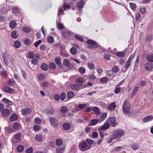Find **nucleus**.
I'll return each instance as SVG.
<instances>
[{"instance_id":"c756f323","label":"nucleus","mask_w":153,"mask_h":153,"mask_svg":"<svg viewBox=\"0 0 153 153\" xmlns=\"http://www.w3.org/2000/svg\"><path fill=\"white\" fill-rule=\"evenodd\" d=\"M147 60L150 62H153V54L148 55L146 57Z\"/></svg>"},{"instance_id":"5701e85b","label":"nucleus","mask_w":153,"mask_h":153,"mask_svg":"<svg viewBox=\"0 0 153 153\" xmlns=\"http://www.w3.org/2000/svg\"><path fill=\"white\" fill-rule=\"evenodd\" d=\"M35 138L36 140L38 142H40L42 141L43 139V137L40 134L36 135Z\"/></svg>"},{"instance_id":"a19ab883","label":"nucleus","mask_w":153,"mask_h":153,"mask_svg":"<svg viewBox=\"0 0 153 153\" xmlns=\"http://www.w3.org/2000/svg\"><path fill=\"white\" fill-rule=\"evenodd\" d=\"M70 51L71 53L74 55H75L77 52L76 49L74 47L72 48L70 50Z\"/></svg>"},{"instance_id":"864d4df0","label":"nucleus","mask_w":153,"mask_h":153,"mask_svg":"<svg viewBox=\"0 0 153 153\" xmlns=\"http://www.w3.org/2000/svg\"><path fill=\"white\" fill-rule=\"evenodd\" d=\"M138 88L137 86H135L134 87V89L132 92V95H135L136 94L137 92L138 91Z\"/></svg>"},{"instance_id":"2f4dec72","label":"nucleus","mask_w":153,"mask_h":153,"mask_svg":"<svg viewBox=\"0 0 153 153\" xmlns=\"http://www.w3.org/2000/svg\"><path fill=\"white\" fill-rule=\"evenodd\" d=\"M56 143L57 146H59L62 145L63 143V141L61 139L59 138L57 139L56 140Z\"/></svg>"},{"instance_id":"39448f33","label":"nucleus","mask_w":153,"mask_h":153,"mask_svg":"<svg viewBox=\"0 0 153 153\" xmlns=\"http://www.w3.org/2000/svg\"><path fill=\"white\" fill-rule=\"evenodd\" d=\"M87 43L91 46L90 47L91 48H97L99 46L98 45L96 44L95 42L92 39L87 40Z\"/></svg>"},{"instance_id":"f03ea898","label":"nucleus","mask_w":153,"mask_h":153,"mask_svg":"<svg viewBox=\"0 0 153 153\" xmlns=\"http://www.w3.org/2000/svg\"><path fill=\"white\" fill-rule=\"evenodd\" d=\"M114 137L116 139L120 138L124 135V131L121 129L119 128L114 130L113 132Z\"/></svg>"},{"instance_id":"cd10ccee","label":"nucleus","mask_w":153,"mask_h":153,"mask_svg":"<svg viewBox=\"0 0 153 153\" xmlns=\"http://www.w3.org/2000/svg\"><path fill=\"white\" fill-rule=\"evenodd\" d=\"M18 119L17 116L15 114H12L10 117V121H14Z\"/></svg>"},{"instance_id":"423d86ee","label":"nucleus","mask_w":153,"mask_h":153,"mask_svg":"<svg viewBox=\"0 0 153 153\" xmlns=\"http://www.w3.org/2000/svg\"><path fill=\"white\" fill-rule=\"evenodd\" d=\"M10 56L7 52H4L2 54L4 62L6 65H7L9 63L8 59Z\"/></svg>"},{"instance_id":"e2e57ef3","label":"nucleus","mask_w":153,"mask_h":153,"mask_svg":"<svg viewBox=\"0 0 153 153\" xmlns=\"http://www.w3.org/2000/svg\"><path fill=\"white\" fill-rule=\"evenodd\" d=\"M75 38L76 39L82 42L83 41V38L80 37L79 36L76 35L75 36Z\"/></svg>"},{"instance_id":"4c0bfd02","label":"nucleus","mask_w":153,"mask_h":153,"mask_svg":"<svg viewBox=\"0 0 153 153\" xmlns=\"http://www.w3.org/2000/svg\"><path fill=\"white\" fill-rule=\"evenodd\" d=\"M47 40L48 42L50 43H52L54 42V40L53 37L51 36H49L48 37Z\"/></svg>"},{"instance_id":"3c124183","label":"nucleus","mask_w":153,"mask_h":153,"mask_svg":"<svg viewBox=\"0 0 153 153\" xmlns=\"http://www.w3.org/2000/svg\"><path fill=\"white\" fill-rule=\"evenodd\" d=\"M40 129V127L38 125H35L33 127V129L35 131H38Z\"/></svg>"},{"instance_id":"774afa93","label":"nucleus","mask_w":153,"mask_h":153,"mask_svg":"<svg viewBox=\"0 0 153 153\" xmlns=\"http://www.w3.org/2000/svg\"><path fill=\"white\" fill-rule=\"evenodd\" d=\"M104 58L106 60L110 59V56L108 54H105L104 55Z\"/></svg>"},{"instance_id":"37998d69","label":"nucleus","mask_w":153,"mask_h":153,"mask_svg":"<svg viewBox=\"0 0 153 153\" xmlns=\"http://www.w3.org/2000/svg\"><path fill=\"white\" fill-rule=\"evenodd\" d=\"M131 147L133 149L135 150L139 148V146L136 144H134L131 145Z\"/></svg>"},{"instance_id":"c85d7f7f","label":"nucleus","mask_w":153,"mask_h":153,"mask_svg":"<svg viewBox=\"0 0 153 153\" xmlns=\"http://www.w3.org/2000/svg\"><path fill=\"white\" fill-rule=\"evenodd\" d=\"M41 68L44 71L47 70L48 68V66L45 63L42 64L41 65Z\"/></svg>"},{"instance_id":"c03bdc74","label":"nucleus","mask_w":153,"mask_h":153,"mask_svg":"<svg viewBox=\"0 0 153 153\" xmlns=\"http://www.w3.org/2000/svg\"><path fill=\"white\" fill-rule=\"evenodd\" d=\"M28 109L27 108H23L21 110V112L23 115H26L28 113Z\"/></svg>"},{"instance_id":"f3484780","label":"nucleus","mask_w":153,"mask_h":153,"mask_svg":"<svg viewBox=\"0 0 153 153\" xmlns=\"http://www.w3.org/2000/svg\"><path fill=\"white\" fill-rule=\"evenodd\" d=\"M62 127L64 130L68 131L70 129L71 126L68 123H65L63 124Z\"/></svg>"},{"instance_id":"052dcab7","label":"nucleus","mask_w":153,"mask_h":153,"mask_svg":"<svg viewBox=\"0 0 153 153\" xmlns=\"http://www.w3.org/2000/svg\"><path fill=\"white\" fill-rule=\"evenodd\" d=\"M88 68L91 69H93L94 67V64L91 62L88 63Z\"/></svg>"},{"instance_id":"72a5a7b5","label":"nucleus","mask_w":153,"mask_h":153,"mask_svg":"<svg viewBox=\"0 0 153 153\" xmlns=\"http://www.w3.org/2000/svg\"><path fill=\"white\" fill-rule=\"evenodd\" d=\"M14 45L15 48H18L20 47L21 43L19 41H16L14 42Z\"/></svg>"},{"instance_id":"09e8293b","label":"nucleus","mask_w":153,"mask_h":153,"mask_svg":"<svg viewBox=\"0 0 153 153\" xmlns=\"http://www.w3.org/2000/svg\"><path fill=\"white\" fill-rule=\"evenodd\" d=\"M65 149V146H63L62 147H59L57 148L56 150L57 152H62Z\"/></svg>"},{"instance_id":"a211bd4d","label":"nucleus","mask_w":153,"mask_h":153,"mask_svg":"<svg viewBox=\"0 0 153 153\" xmlns=\"http://www.w3.org/2000/svg\"><path fill=\"white\" fill-rule=\"evenodd\" d=\"M116 107V105L115 103L113 102L108 105V108L110 110L113 111L114 110Z\"/></svg>"},{"instance_id":"dca6fc26","label":"nucleus","mask_w":153,"mask_h":153,"mask_svg":"<svg viewBox=\"0 0 153 153\" xmlns=\"http://www.w3.org/2000/svg\"><path fill=\"white\" fill-rule=\"evenodd\" d=\"M131 57H130L128 59V60L127 61L126 63L125 67V69L126 71L129 68L130 66V65L131 64Z\"/></svg>"},{"instance_id":"ddd939ff","label":"nucleus","mask_w":153,"mask_h":153,"mask_svg":"<svg viewBox=\"0 0 153 153\" xmlns=\"http://www.w3.org/2000/svg\"><path fill=\"white\" fill-rule=\"evenodd\" d=\"M80 86H79L77 84L75 83L71 85V90L73 91H78L80 89Z\"/></svg>"},{"instance_id":"0e129e2a","label":"nucleus","mask_w":153,"mask_h":153,"mask_svg":"<svg viewBox=\"0 0 153 153\" xmlns=\"http://www.w3.org/2000/svg\"><path fill=\"white\" fill-rule=\"evenodd\" d=\"M66 94L65 93H62L60 95V98L61 100H64L65 98Z\"/></svg>"},{"instance_id":"20e7f679","label":"nucleus","mask_w":153,"mask_h":153,"mask_svg":"<svg viewBox=\"0 0 153 153\" xmlns=\"http://www.w3.org/2000/svg\"><path fill=\"white\" fill-rule=\"evenodd\" d=\"M109 125L112 127H115L117 124L116 118L114 117H111L108 118L106 121Z\"/></svg>"},{"instance_id":"0eeeda50","label":"nucleus","mask_w":153,"mask_h":153,"mask_svg":"<svg viewBox=\"0 0 153 153\" xmlns=\"http://www.w3.org/2000/svg\"><path fill=\"white\" fill-rule=\"evenodd\" d=\"M50 121L51 124L53 127H57L58 122L56 119L54 117H51L50 118Z\"/></svg>"},{"instance_id":"473e14b6","label":"nucleus","mask_w":153,"mask_h":153,"mask_svg":"<svg viewBox=\"0 0 153 153\" xmlns=\"http://www.w3.org/2000/svg\"><path fill=\"white\" fill-rule=\"evenodd\" d=\"M93 110L96 115H98L100 113V111L97 107H94L93 108Z\"/></svg>"},{"instance_id":"bf43d9fd","label":"nucleus","mask_w":153,"mask_h":153,"mask_svg":"<svg viewBox=\"0 0 153 153\" xmlns=\"http://www.w3.org/2000/svg\"><path fill=\"white\" fill-rule=\"evenodd\" d=\"M88 77L91 81H94L96 79L94 75H89L88 76Z\"/></svg>"},{"instance_id":"9b49d317","label":"nucleus","mask_w":153,"mask_h":153,"mask_svg":"<svg viewBox=\"0 0 153 153\" xmlns=\"http://www.w3.org/2000/svg\"><path fill=\"white\" fill-rule=\"evenodd\" d=\"M144 68L146 70L150 71L153 68V64L149 62L146 63L145 65Z\"/></svg>"},{"instance_id":"6ab92c4d","label":"nucleus","mask_w":153,"mask_h":153,"mask_svg":"<svg viewBox=\"0 0 153 153\" xmlns=\"http://www.w3.org/2000/svg\"><path fill=\"white\" fill-rule=\"evenodd\" d=\"M40 57L38 56H37V57H35L34 58L32 59L31 61V62L32 64L34 65H37L38 63V61Z\"/></svg>"},{"instance_id":"c9c22d12","label":"nucleus","mask_w":153,"mask_h":153,"mask_svg":"<svg viewBox=\"0 0 153 153\" xmlns=\"http://www.w3.org/2000/svg\"><path fill=\"white\" fill-rule=\"evenodd\" d=\"M45 76L44 74H39L38 75L37 78L39 81H42L45 78Z\"/></svg>"},{"instance_id":"f257e3e1","label":"nucleus","mask_w":153,"mask_h":153,"mask_svg":"<svg viewBox=\"0 0 153 153\" xmlns=\"http://www.w3.org/2000/svg\"><path fill=\"white\" fill-rule=\"evenodd\" d=\"M123 112L125 114H128L130 115V111L131 105L129 103V102L128 101L124 102L122 106Z\"/></svg>"},{"instance_id":"9d476101","label":"nucleus","mask_w":153,"mask_h":153,"mask_svg":"<svg viewBox=\"0 0 153 153\" xmlns=\"http://www.w3.org/2000/svg\"><path fill=\"white\" fill-rule=\"evenodd\" d=\"M44 111L45 113L48 114H52L54 113L55 111L52 107H47Z\"/></svg>"},{"instance_id":"8fccbe9b","label":"nucleus","mask_w":153,"mask_h":153,"mask_svg":"<svg viewBox=\"0 0 153 153\" xmlns=\"http://www.w3.org/2000/svg\"><path fill=\"white\" fill-rule=\"evenodd\" d=\"M98 122L97 120L96 119H94L91 120L90 122V125L93 126L95 125Z\"/></svg>"},{"instance_id":"412c9836","label":"nucleus","mask_w":153,"mask_h":153,"mask_svg":"<svg viewBox=\"0 0 153 153\" xmlns=\"http://www.w3.org/2000/svg\"><path fill=\"white\" fill-rule=\"evenodd\" d=\"M107 116V114L105 113L102 114L98 120L100 122L104 120Z\"/></svg>"},{"instance_id":"de8ad7c7","label":"nucleus","mask_w":153,"mask_h":153,"mask_svg":"<svg viewBox=\"0 0 153 153\" xmlns=\"http://www.w3.org/2000/svg\"><path fill=\"white\" fill-rule=\"evenodd\" d=\"M100 82L102 83H105L108 82V78L106 77H105L100 79Z\"/></svg>"},{"instance_id":"bb28decb","label":"nucleus","mask_w":153,"mask_h":153,"mask_svg":"<svg viewBox=\"0 0 153 153\" xmlns=\"http://www.w3.org/2000/svg\"><path fill=\"white\" fill-rule=\"evenodd\" d=\"M9 26L10 28L13 29L16 27V24L15 21H11L9 24Z\"/></svg>"},{"instance_id":"58836bf2","label":"nucleus","mask_w":153,"mask_h":153,"mask_svg":"<svg viewBox=\"0 0 153 153\" xmlns=\"http://www.w3.org/2000/svg\"><path fill=\"white\" fill-rule=\"evenodd\" d=\"M125 54V53L123 52H118L117 53L116 55L119 57H123Z\"/></svg>"},{"instance_id":"f704fd0d","label":"nucleus","mask_w":153,"mask_h":153,"mask_svg":"<svg viewBox=\"0 0 153 153\" xmlns=\"http://www.w3.org/2000/svg\"><path fill=\"white\" fill-rule=\"evenodd\" d=\"M11 37L14 39H16L17 38L18 36L17 34V32L16 31H13L11 33Z\"/></svg>"},{"instance_id":"f8f14e48","label":"nucleus","mask_w":153,"mask_h":153,"mask_svg":"<svg viewBox=\"0 0 153 153\" xmlns=\"http://www.w3.org/2000/svg\"><path fill=\"white\" fill-rule=\"evenodd\" d=\"M3 89L4 91L9 93H13L14 91L13 89L7 86H4L3 87Z\"/></svg>"},{"instance_id":"1a4fd4ad","label":"nucleus","mask_w":153,"mask_h":153,"mask_svg":"<svg viewBox=\"0 0 153 153\" xmlns=\"http://www.w3.org/2000/svg\"><path fill=\"white\" fill-rule=\"evenodd\" d=\"M75 83L79 85V86L81 87L84 84L83 78L82 77L78 78L76 80Z\"/></svg>"},{"instance_id":"69168bd1","label":"nucleus","mask_w":153,"mask_h":153,"mask_svg":"<svg viewBox=\"0 0 153 153\" xmlns=\"http://www.w3.org/2000/svg\"><path fill=\"white\" fill-rule=\"evenodd\" d=\"M87 143L89 145H93L94 144V141L93 140H92L91 139H87Z\"/></svg>"},{"instance_id":"49530a36","label":"nucleus","mask_w":153,"mask_h":153,"mask_svg":"<svg viewBox=\"0 0 153 153\" xmlns=\"http://www.w3.org/2000/svg\"><path fill=\"white\" fill-rule=\"evenodd\" d=\"M24 147L22 145H19L16 148L17 151L19 152H22L24 150Z\"/></svg>"},{"instance_id":"338daca9","label":"nucleus","mask_w":153,"mask_h":153,"mask_svg":"<svg viewBox=\"0 0 153 153\" xmlns=\"http://www.w3.org/2000/svg\"><path fill=\"white\" fill-rule=\"evenodd\" d=\"M55 62L58 65H60L61 64V59L58 58H56L55 59Z\"/></svg>"},{"instance_id":"4468645a","label":"nucleus","mask_w":153,"mask_h":153,"mask_svg":"<svg viewBox=\"0 0 153 153\" xmlns=\"http://www.w3.org/2000/svg\"><path fill=\"white\" fill-rule=\"evenodd\" d=\"M2 115L5 117H8L10 114V111L8 109H4L2 111Z\"/></svg>"},{"instance_id":"e433bc0d","label":"nucleus","mask_w":153,"mask_h":153,"mask_svg":"<svg viewBox=\"0 0 153 153\" xmlns=\"http://www.w3.org/2000/svg\"><path fill=\"white\" fill-rule=\"evenodd\" d=\"M84 4V1L81 0H80L77 4V7L78 8H80L82 7Z\"/></svg>"},{"instance_id":"6e6552de","label":"nucleus","mask_w":153,"mask_h":153,"mask_svg":"<svg viewBox=\"0 0 153 153\" xmlns=\"http://www.w3.org/2000/svg\"><path fill=\"white\" fill-rule=\"evenodd\" d=\"M60 111L61 115L64 117L65 115V114L68 111V108L65 106H63L60 107Z\"/></svg>"},{"instance_id":"393cba45","label":"nucleus","mask_w":153,"mask_h":153,"mask_svg":"<svg viewBox=\"0 0 153 153\" xmlns=\"http://www.w3.org/2000/svg\"><path fill=\"white\" fill-rule=\"evenodd\" d=\"M8 85L11 86L13 85H15L16 83L15 81L12 78L9 79L7 82Z\"/></svg>"},{"instance_id":"2eb2a0df","label":"nucleus","mask_w":153,"mask_h":153,"mask_svg":"<svg viewBox=\"0 0 153 153\" xmlns=\"http://www.w3.org/2000/svg\"><path fill=\"white\" fill-rule=\"evenodd\" d=\"M153 120V116L152 115H149L145 117L143 119V121L145 122H148Z\"/></svg>"},{"instance_id":"5fc2aeb1","label":"nucleus","mask_w":153,"mask_h":153,"mask_svg":"<svg viewBox=\"0 0 153 153\" xmlns=\"http://www.w3.org/2000/svg\"><path fill=\"white\" fill-rule=\"evenodd\" d=\"M64 64L66 66H68L70 64V62L68 59H65L63 62Z\"/></svg>"},{"instance_id":"603ef678","label":"nucleus","mask_w":153,"mask_h":153,"mask_svg":"<svg viewBox=\"0 0 153 153\" xmlns=\"http://www.w3.org/2000/svg\"><path fill=\"white\" fill-rule=\"evenodd\" d=\"M79 71L81 74H84L85 73V69L83 68L82 67H80L79 69Z\"/></svg>"},{"instance_id":"7ed1b4c3","label":"nucleus","mask_w":153,"mask_h":153,"mask_svg":"<svg viewBox=\"0 0 153 153\" xmlns=\"http://www.w3.org/2000/svg\"><path fill=\"white\" fill-rule=\"evenodd\" d=\"M79 148L81 151H85L90 149L91 146L85 142H81L79 143Z\"/></svg>"},{"instance_id":"13d9d810","label":"nucleus","mask_w":153,"mask_h":153,"mask_svg":"<svg viewBox=\"0 0 153 153\" xmlns=\"http://www.w3.org/2000/svg\"><path fill=\"white\" fill-rule=\"evenodd\" d=\"M14 128L15 129H17L20 128L19 125L17 123H15L13 126Z\"/></svg>"},{"instance_id":"b1692460","label":"nucleus","mask_w":153,"mask_h":153,"mask_svg":"<svg viewBox=\"0 0 153 153\" xmlns=\"http://www.w3.org/2000/svg\"><path fill=\"white\" fill-rule=\"evenodd\" d=\"M2 101L8 105H12L13 104L12 102L9 100L7 99L4 98L2 100Z\"/></svg>"},{"instance_id":"ea45409f","label":"nucleus","mask_w":153,"mask_h":153,"mask_svg":"<svg viewBox=\"0 0 153 153\" xmlns=\"http://www.w3.org/2000/svg\"><path fill=\"white\" fill-rule=\"evenodd\" d=\"M129 5L131 8L134 11L136 10V5L135 4L133 3H130Z\"/></svg>"},{"instance_id":"79ce46f5","label":"nucleus","mask_w":153,"mask_h":153,"mask_svg":"<svg viewBox=\"0 0 153 153\" xmlns=\"http://www.w3.org/2000/svg\"><path fill=\"white\" fill-rule=\"evenodd\" d=\"M48 85V83L47 81H43L42 82L41 86L44 88H47Z\"/></svg>"},{"instance_id":"4be33fe9","label":"nucleus","mask_w":153,"mask_h":153,"mask_svg":"<svg viewBox=\"0 0 153 153\" xmlns=\"http://www.w3.org/2000/svg\"><path fill=\"white\" fill-rule=\"evenodd\" d=\"M38 56V54L37 53H36L35 52L32 51L29 52V59H32L37 57Z\"/></svg>"},{"instance_id":"a18cd8bd","label":"nucleus","mask_w":153,"mask_h":153,"mask_svg":"<svg viewBox=\"0 0 153 153\" xmlns=\"http://www.w3.org/2000/svg\"><path fill=\"white\" fill-rule=\"evenodd\" d=\"M112 71L113 72L116 73L119 71V69L118 66H115L113 67Z\"/></svg>"},{"instance_id":"aec40b11","label":"nucleus","mask_w":153,"mask_h":153,"mask_svg":"<svg viewBox=\"0 0 153 153\" xmlns=\"http://www.w3.org/2000/svg\"><path fill=\"white\" fill-rule=\"evenodd\" d=\"M71 33L69 31H65L62 33V36L65 38H67L71 34Z\"/></svg>"},{"instance_id":"7c9ffc66","label":"nucleus","mask_w":153,"mask_h":153,"mask_svg":"<svg viewBox=\"0 0 153 153\" xmlns=\"http://www.w3.org/2000/svg\"><path fill=\"white\" fill-rule=\"evenodd\" d=\"M74 95V93L72 91H70L67 93V98L68 99H71Z\"/></svg>"},{"instance_id":"4d7b16f0","label":"nucleus","mask_w":153,"mask_h":153,"mask_svg":"<svg viewBox=\"0 0 153 153\" xmlns=\"http://www.w3.org/2000/svg\"><path fill=\"white\" fill-rule=\"evenodd\" d=\"M49 66L51 69L54 70L56 68V65L54 62H51L49 64Z\"/></svg>"},{"instance_id":"a878e982","label":"nucleus","mask_w":153,"mask_h":153,"mask_svg":"<svg viewBox=\"0 0 153 153\" xmlns=\"http://www.w3.org/2000/svg\"><path fill=\"white\" fill-rule=\"evenodd\" d=\"M109 127V125L106 123V121L104 124L103 126H101V129L102 130H104L108 129Z\"/></svg>"},{"instance_id":"680f3d73","label":"nucleus","mask_w":153,"mask_h":153,"mask_svg":"<svg viewBox=\"0 0 153 153\" xmlns=\"http://www.w3.org/2000/svg\"><path fill=\"white\" fill-rule=\"evenodd\" d=\"M86 106H87L86 105L83 104V103H82V104H79L78 105V107L80 109H83L85 108V107Z\"/></svg>"},{"instance_id":"6e6d98bb","label":"nucleus","mask_w":153,"mask_h":153,"mask_svg":"<svg viewBox=\"0 0 153 153\" xmlns=\"http://www.w3.org/2000/svg\"><path fill=\"white\" fill-rule=\"evenodd\" d=\"M22 134L20 133H18L16 134L15 135V139L17 140H19L21 138Z\"/></svg>"}]
</instances>
